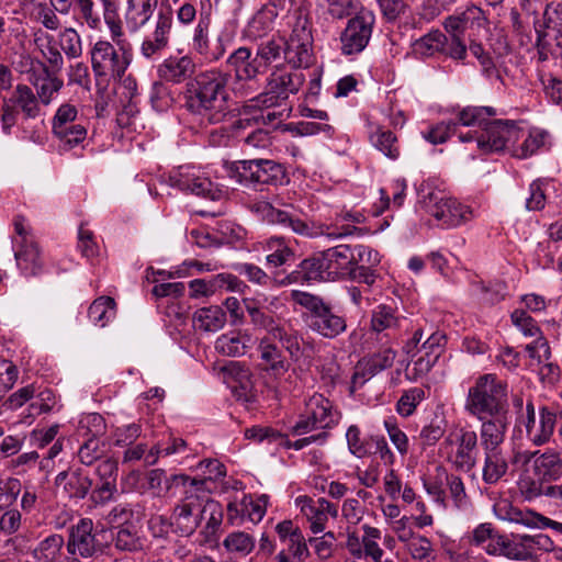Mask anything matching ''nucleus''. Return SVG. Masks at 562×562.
<instances>
[{"label": "nucleus", "instance_id": "f257e3e1", "mask_svg": "<svg viewBox=\"0 0 562 562\" xmlns=\"http://www.w3.org/2000/svg\"><path fill=\"white\" fill-rule=\"evenodd\" d=\"M229 78L231 74L215 68L195 74L183 91L187 110L212 124L222 122L228 112Z\"/></svg>", "mask_w": 562, "mask_h": 562}, {"label": "nucleus", "instance_id": "f03ea898", "mask_svg": "<svg viewBox=\"0 0 562 562\" xmlns=\"http://www.w3.org/2000/svg\"><path fill=\"white\" fill-rule=\"evenodd\" d=\"M109 32L112 42L99 40L90 50L94 76L106 82L121 80L133 58L132 45L124 37L122 22L115 23Z\"/></svg>", "mask_w": 562, "mask_h": 562}, {"label": "nucleus", "instance_id": "7ed1b4c3", "mask_svg": "<svg viewBox=\"0 0 562 562\" xmlns=\"http://www.w3.org/2000/svg\"><path fill=\"white\" fill-rule=\"evenodd\" d=\"M464 411L476 419L508 413L507 383L493 373L480 375L468 390Z\"/></svg>", "mask_w": 562, "mask_h": 562}, {"label": "nucleus", "instance_id": "20e7f679", "mask_svg": "<svg viewBox=\"0 0 562 562\" xmlns=\"http://www.w3.org/2000/svg\"><path fill=\"white\" fill-rule=\"evenodd\" d=\"M289 37L285 43V59L294 68H306L313 63V35L310 10L299 5L286 14Z\"/></svg>", "mask_w": 562, "mask_h": 562}, {"label": "nucleus", "instance_id": "39448f33", "mask_svg": "<svg viewBox=\"0 0 562 562\" xmlns=\"http://www.w3.org/2000/svg\"><path fill=\"white\" fill-rule=\"evenodd\" d=\"M231 179L241 186H283L289 182L284 166L271 159H244L225 165Z\"/></svg>", "mask_w": 562, "mask_h": 562}, {"label": "nucleus", "instance_id": "423d86ee", "mask_svg": "<svg viewBox=\"0 0 562 562\" xmlns=\"http://www.w3.org/2000/svg\"><path fill=\"white\" fill-rule=\"evenodd\" d=\"M295 301L308 311L310 328L319 336L334 339L346 331L347 321L322 297L301 292L295 294Z\"/></svg>", "mask_w": 562, "mask_h": 562}, {"label": "nucleus", "instance_id": "0eeeda50", "mask_svg": "<svg viewBox=\"0 0 562 562\" xmlns=\"http://www.w3.org/2000/svg\"><path fill=\"white\" fill-rule=\"evenodd\" d=\"M516 135V124L514 122L487 119L480 131L460 133L459 139L462 143H474L481 154L502 150L509 153Z\"/></svg>", "mask_w": 562, "mask_h": 562}, {"label": "nucleus", "instance_id": "6e6552de", "mask_svg": "<svg viewBox=\"0 0 562 562\" xmlns=\"http://www.w3.org/2000/svg\"><path fill=\"white\" fill-rule=\"evenodd\" d=\"M250 210L261 216L263 221L270 224H278L284 228H290L292 232L302 236L313 237L316 235H326L330 238H339L361 231L360 228L351 225H342L338 228V232H325L322 227L317 231L294 213L276 209L265 201L254 203L250 206Z\"/></svg>", "mask_w": 562, "mask_h": 562}, {"label": "nucleus", "instance_id": "1a4fd4ad", "mask_svg": "<svg viewBox=\"0 0 562 562\" xmlns=\"http://www.w3.org/2000/svg\"><path fill=\"white\" fill-rule=\"evenodd\" d=\"M440 450L457 471L470 472L477 462V434L467 427H454L445 437Z\"/></svg>", "mask_w": 562, "mask_h": 562}, {"label": "nucleus", "instance_id": "9d476101", "mask_svg": "<svg viewBox=\"0 0 562 562\" xmlns=\"http://www.w3.org/2000/svg\"><path fill=\"white\" fill-rule=\"evenodd\" d=\"M52 133L60 150H71L81 145L88 135L87 122L79 116L78 110L70 103L61 104L53 120Z\"/></svg>", "mask_w": 562, "mask_h": 562}, {"label": "nucleus", "instance_id": "9b49d317", "mask_svg": "<svg viewBox=\"0 0 562 562\" xmlns=\"http://www.w3.org/2000/svg\"><path fill=\"white\" fill-rule=\"evenodd\" d=\"M339 419L340 413L334 408L333 403L315 393L306 401L304 413L292 427V434L301 436L318 429L325 431L335 427Z\"/></svg>", "mask_w": 562, "mask_h": 562}, {"label": "nucleus", "instance_id": "f8f14e48", "mask_svg": "<svg viewBox=\"0 0 562 562\" xmlns=\"http://www.w3.org/2000/svg\"><path fill=\"white\" fill-rule=\"evenodd\" d=\"M422 203L427 213L446 228L457 227L474 217L473 210L441 191H430L423 196Z\"/></svg>", "mask_w": 562, "mask_h": 562}, {"label": "nucleus", "instance_id": "ddd939ff", "mask_svg": "<svg viewBox=\"0 0 562 562\" xmlns=\"http://www.w3.org/2000/svg\"><path fill=\"white\" fill-rule=\"evenodd\" d=\"M40 101L27 85L19 83L9 98H3L0 116L1 128L4 135H10L16 124L20 112L25 119H35L40 115Z\"/></svg>", "mask_w": 562, "mask_h": 562}, {"label": "nucleus", "instance_id": "4468645a", "mask_svg": "<svg viewBox=\"0 0 562 562\" xmlns=\"http://www.w3.org/2000/svg\"><path fill=\"white\" fill-rule=\"evenodd\" d=\"M412 52L422 58L443 55L454 60H463L467 57V45L457 38L449 42L448 36L440 30H431L412 44Z\"/></svg>", "mask_w": 562, "mask_h": 562}, {"label": "nucleus", "instance_id": "2eb2a0df", "mask_svg": "<svg viewBox=\"0 0 562 562\" xmlns=\"http://www.w3.org/2000/svg\"><path fill=\"white\" fill-rule=\"evenodd\" d=\"M375 18L366 10H361L351 18L340 34V50L345 56L361 53L368 46Z\"/></svg>", "mask_w": 562, "mask_h": 562}, {"label": "nucleus", "instance_id": "dca6fc26", "mask_svg": "<svg viewBox=\"0 0 562 562\" xmlns=\"http://www.w3.org/2000/svg\"><path fill=\"white\" fill-rule=\"evenodd\" d=\"M173 25V11L170 5H161L156 14L154 29L144 37L139 52L146 59L161 55L170 44Z\"/></svg>", "mask_w": 562, "mask_h": 562}, {"label": "nucleus", "instance_id": "f3484780", "mask_svg": "<svg viewBox=\"0 0 562 562\" xmlns=\"http://www.w3.org/2000/svg\"><path fill=\"white\" fill-rule=\"evenodd\" d=\"M187 496H183L173 508L170 517L171 525L175 531L181 536H191L201 524V512L204 495L200 492H194L190 487Z\"/></svg>", "mask_w": 562, "mask_h": 562}, {"label": "nucleus", "instance_id": "a211bd4d", "mask_svg": "<svg viewBox=\"0 0 562 562\" xmlns=\"http://www.w3.org/2000/svg\"><path fill=\"white\" fill-rule=\"evenodd\" d=\"M94 533L93 521L89 518L80 519L69 529L68 541L66 543L67 552L71 555L81 558H91L100 551V543Z\"/></svg>", "mask_w": 562, "mask_h": 562}, {"label": "nucleus", "instance_id": "6ab92c4d", "mask_svg": "<svg viewBox=\"0 0 562 562\" xmlns=\"http://www.w3.org/2000/svg\"><path fill=\"white\" fill-rule=\"evenodd\" d=\"M295 504L308 520L310 528L315 535L325 530L328 517L336 518L338 516V507L323 497L313 499L302 495L296 497Z\"/></svg>", "mask_w": 562, "mask_h": 562}, {"label": "nucleus", "instance_id": "aec40b11", "mask_svg": "<svg viewBox=\"0 0 562 562\" xmlns=\"http://www.w3.org/2000/svg\"><path fill=\"white\" fill-rule=\"evenodd\" d=\"M251 127V119H239L232 124V134L240 148L249 153L270 148L273 143L271 132Z\"/></svg>", "mask_w": 562, "mask_h": 562}, {"label": "nucleus", "instance_id": "412c9836", "mask_svg": "<svg viewBox=\"0 0 562 562\" xmlns=\"http://www.w3.org/2000/svg\"><path fill=\"white\" fill-rule=\"evenodd\" d=\"M210 26L211 14L209 12H201L198 24L192 32L190 45L196 55H200L210 61H215L223 57L225 54V47L222 40L218 38L216 47L213 50L210 48Z\"/></svg>", "mask_w": 562, "mask_h": 562}, {"label": "nucleus", "instance_id": "4be33fe9", "mask_svg": "<svg viewBox=\"0 0 562 562\" xmlns=\"http://www.w3.org/2000/svg\"><path fill=\"white\" fill-rule=\"evenodd\" d=\"M480 426V443L483 450L502 449L501 446L505 441L510 417L508 413L493 415L482 419Z\"/></svg>", "mask_w": 562, "mask_h": 562}, {"label": "nucleus", "instance_id": "5701e85b", "mask_svg": "<svg viewBox=\"0 0 562 562\" xmlns=\"http://www.w3.org/2000/svg\"><path fill=\"white\" fill-rule=\"evenodd\" d=\"M526 408L528 415L526 430L529 440L537 446L547 443L555 428V413L550 411L548 407H542L539 413V422L537 423L533 405L528 403Z\"/></svg>", "mask_w": 562, "mask_h": 562}, {"label": "nucleus", "instance_id": "b1692460", "mask_svg": "<svg viewBox=\"0 0 562 562\" xmlns=\"http://www.w3.org/2000/svg\"><path fill=\"white\" fill-rule=\"evenodd\" d=\"M196 70V64L192 56H169L157 67L158 77L171 83H182L190 80Z\"/></svg>", "mask_w": 562, "mask_h": 562}, {"label": "nucleus", "instance_id": "393cba45", "mask_svg": "<svg viewBox=\"0 0 562 562\" xmlns=\"http://www.w3.org/2000/svg\"><path fill=\"white\" fill-rule=\"evenodd\" d=\"M516 139L510 146V155L518 159H527L547 147L549 133L539 128L525 131L516 125Z\"/></svg>", "mask_w": 562, "mask_h": 562}, {"label": "nucleus", "instance_id": "a878e982", "mask_svg": "<svg viewBox=\"0 0 562 562\" xmlns=\"http://www.w3.org/2000/svg\"><path fill=\"white\" fill-rule=\"evenodd\" d=\"M226 64L234 71L238 82H255L256 78L263 74L251 49L246 46L235 49L228 56Z\"/></svg>", "mask_w": 562, "mask_h": 562}, {"label": "nucleus", "instance_id": "bb28decb", "mask_svg": "<svg viewBox=\"0 0 562 562\" xmlns=\"http://www.w3.org/2000/svg\"><path fill=\"white\" fill-rule=\"evenodd\" d=\"M330 280L349 276L355 267L353 249L350 245H338L323 251Z\"/></svg>", "mask_w": 562, "mask_h": 562}, {"label": "nucleus", "instance_id": "cd10ccee", "mask_svg": "<svg viewBox=\"0 0 562 562\" xmlns=\"http://www.w3.org/2000/svg\"><path fill=\"white\" fill-rule=\"evenodd\" d=\"M14 259L20 273L25 278L44 273L45 263L38 243L15 247Z\"/></svg>", "mask_w": 562, "mask_h": 562}, {"label": "nucleus", "instance_id": "c85d7f7f", "mask_svg": "<svg viewBox=\"0 0 562 562\" xmlns=\"http://www.w3.org/2000/svg\"><path fill=\"white\" fill-rule=\"evenodd\" d=\"M488 554L504 555L512 560H531L529 543L526 535H514L513 538L504 536L494 540L490 546Z\"/></svg>", "mask_w": 562, "mask_h": 562}, {"label": "nucleus", "instance_id": "c756f323", "mask_svg": "<svg viewBox=\"0 0 562 562\" xmlns=\"http://www.w3.org/2000/svg\"><path fill=\"white\" fill-rule=\"evenodd\" d=\"M531 473L547 484L562 477V458L558 452L547 450L538 454L533 453Z\"/></svg>", "mask_w": 562, "mask_h": 562}, {"label": "nucleus", "instance_id": "7c9ffc66", "mask_svg": "<svg viewBox=\"0 0 562 562\" xmlns=\"http://www.w3.org/2000/svg\"><path fill=\"white\" fill-rule=\"evenodd\" d=\"M158 0H127L124 20L127 30L136 33L143 29L153 16Z\"/></svg>", "mask_w": 562, "mask_h": 562}, {"label": "nucleus", "instance_id": "2f4dec72", "mask_svg": "<svg viewBox=\"0 0 562 562\" xmlns=\"http://www.w3.org/2000/svg\"><path fill=\"white\" fill-rule=\"evenodd\" d=\"M56 484L63 486L64 491L71 498H85L92 487V480L81 469L57 474Z\"/></svg>", "mask_w": 562, "mask_h": 562}, {"label": "nucleus", "instance_id": "473e14b6", "mask_svg": "<svg viewBox=\"0 0 562 562\" xmlns=\"http://www.w3.org/2000/svg\"><path fill=\"white\" fill-rule=\"evenodd\" d=\"M114 547L120 551L136 552L145 547L146 538L135 524L116 526L112 533Z\"/></svg>", "mask_w": 562, "mask_h": 562}, {"label": "nucleus", "instance_id": "72a5a7b5", "mask_svg": "<svg viewBox=\"0 0 562 562\" xmlns=\"http://www.w3.org/2000/svg\"><path fill=\"white\" fill-rule=\"evenodd\" d=\"M29 82L36 89V97L41 103L48 105L56 93L60 91L64 86L61 79H59L54 72H52L47 66H45L44 74H37L34 77H27Z\"/></svg>", "mask_w": 562, "mask_h": 562}, {"label": "nucleus", "instance_id": "f704fd0d", "mask_svg": "<svg viewBox=\"0 0 562 562\" xmlns=\"http://www.w3.org/2000/svg\"><path fill=\"white\" fill-rule=\"evenodd\" d=\"M173 186L178 187L182 191L209 198L211 200H216L221 193L218 189L214 188L209 178L191 173L180 175L175 179Z\"/></svg>", "mask_w": 562, "mask_h": 562}, {"label": "nucleus", "instance_id": "c9c22d12", "mask_svg": "<svg viewBox=\"0 0 562 562\" xmlns=\"http://www.w3.org/2000/svg\"><path fill=\"white\" fill-rule=\"evenodd\" d=\"M484 464L482 480L488 485H494L506 475L508 471L507 458L502 449L483 450Z\"/></svg>", "mask_w": 562, "mask_h": 562}, {"label": "nucleus", "instance_id": "e433bc0d", "mask_svg": "<svg viewBox=\"0 0 562 562\" xmlns=\"http://www.w3.org/2000/svg\"><path fill=\"white\" fill-rule=\"evenodd\" d=\"M258 350L260 359L266 364V370H270L276 374L288 371L290 364L283 356V351L278 347L272 337L261 338Z\"/></svg>", "mask_w": 562, "mask_h": 562}, {"label": "nucleus", "instance_id": "4c0bfd02", "mask_svg": "<svg viewBox=\"0 0 562 562\" xmlns=\"http://www.w3.org/2000/svg\"><path fill=\"white\" fill-rule=\"evenodd\" d=\"M223 547L231 559H245L255 550L256 538L246 531H232L223 540Z\"/></svg>", "mask_w": 562, "mask_h": 562}, {"label": "nucleus", "instance_id": "58836bf2", "mask_svg": "<svg viewBox=\"0 0 562 562\" xmlns=\"http://www.w3.org/2000/svg\"><path fill=\"white\" fill-rule=\"evenodd\" d=\"M304 77L299 71L292 72H273L268 81V87L273 90L279 99L285 101L289 99L291 94L296 93L300 88L303 86Z\"/></svg>", "mask_w": 562, "mask_h": 562}, {"label": "nucleus", "instance_id": "ea45409f", "mask_svg": "<svg viewBox=\"0 0 562 562\" xmlns=\"http://www.w3.org/2000/svg\"><path fill=\"white\" fill-rule=\"evenodd\" d=\"M251 338L241 331L222 334L215 341V350L227 357H240L250 347Z\"/></svg>", "mask_w": 562, "mask_h": 562}, {"label": "nucleus", "instance_id": "a19ab883", "mask_svg": "<svg viewBox=\"0 0 562 562\" xmlns=\"http://www.w3.org/2000/svg\"><path fill=\"white\" fill-rule=\"evenodd\" d=\"M402 321L395 308L390 305L380 304L371 313V329L376 334L385 331L386 336H391L401 327Z\"/></svg>", "mask_w": 562, "mask_h": 562}, {"label": "nucleus", "instance_id": "79ce46f5", "mask_svg": "<svg viewBox=\"0 0 562 562\" xmlns=\"http://www.w3.org/2000/svg\"><path fill=\"white\" fill-rule=\"evenodd\" d=\"M447 482H449V472L441 465L436 467L434 473L423 480L427 494L442 508H447Z\"/></svg>", "mask_w": 562, "mask_h": 562}, {"label": "nucleus", "instance_id": "37998d69", "mask_svg": "<svg viewBox=\"0 0 562 562\" xmlns=\"http://www.w3.org/2000/svg\"><path fill=\"white\" fill-rule=\"evenodd\" d=\"M64 537L59 533H52L41 540L32 552L35 562H58L63 547Z\"/></svg>", "mask_w": 562, "mask_h": 562}, {"label": "nucleus", "instance_id": "c03bdc74", "mask_svg": "<svg viewBox=\"0 0 562 562\" xmlns=\"http://www.w3.org/2000/svg\"><path fill=\"white\" fill-rule=\"evenodd\" d=\"M91 422L95 427H99V429L95 430V434L87 439L78 450V458L80 462L85 465H91L95 461L100 460L103 453V450L101 448V442L97 438V434L101 431V428L103 426V418L102 416L94 414L91 417Z\"/></svg>", "mask_w": 562, "mask_h": 562}, {"label": "nucleus", "instance_id": "a18cd8bd", "mask_svg": "<svg viewBox=\"0 0 562 562\" xmlns=\"http://www.w3.org/2000/svg\"><path fill=\"white\" fill-rule=\"evenodd\" d=\"M226 323L225 312L220 306L199 308L193 314V324L204 331H217Z\"/></svg>", "mask_w": 562, "mask_h": 562}, {"label": "nucleus", "instance_id": "49530a36", "mask_svg": "<svg viewBox=\"0 0 562 562\" xmlns=\"http://www.w3.org/2000/svg\"><path fill=\"white\" fill-rule=\"evenodd\" d=\"M202 477H193L196 483V491L200 493L211 492L212 485L226 474L225 467L218 460H204L199 463Z\"/></svg>", "mask_w": 562, "mask_h": 562}, {"label": "nucleus", "instance_id": "de8ad7c7", "mask_svg": "<svg viewBox=\"0 0 562 562\" xmlns=\"http://www.w3.org/2000/svg\"><path fill=\"white\" fill-rule=\"evenodd\" d=\"M303 532L292 537L288 541L283 542L285 548L281 550L276 559L278 562H304L310 557V550L307 547Z\"/></svg>", "mask_w": 562, "mask_h": 562}, {"label": "nucleus", "instance_id": "09e8293b", "mask_svg": "<svg viewBox=\"0 0 562 562\" xmlns=\"http://www.w3.org/2000/svg\"><path fill=\"white\" fill-rule=\"evenodd\" d=\"M285 54V43L282 38H268L257 45L255 57L258 60L263 74L269 66Z\"/></svg>", "mask_w": 562, "mask_h": 562}, {"label": "nucleus", "instance_id": "8fccbe9b", "mask_svg": "<svg viewBox=\"0 0 562 562\" xmlns=\"http://www.w3.org/2000/svg\"><path fill=\"white\" fill-rule=\"evenodd\" d=\"M205 521L203 533L206 538L213 537L218 531L223 521V509L218 502L204 496L201 512V522Z\"/></svg>", "mask_w": 562, "mask_h": 562}, {"label": "nucleus", "instance_id": "3c124183", "mask_svg": "<svg viewBox=\"0 0 562 562\" xmlns=\"http://www.w3.org/2000/svg\"><path fill=\"white\" fill-rule=\"evenodd\" d=\"M88 316L94 325L104 327L115 317L114 299L110 296H100L95 299L88 310Z\"/></svg>", "mask_w": 562, "mask_h": 562}, {"label": "nucleus", "instance_id": "603ef678", "mask_svg": "<svg viewBox=\"0 0 562 562\" xmlns=\"http://www.w3.org/2000/svg\"><path fill=\"white\" fill-rule=\"evenodd\" d=\"M370 142L387 158L395 160L400 157V144L396 136L391 131L378 127L375 132L371 133Z\"/></svg>", "mask_w": 562, "mask_h": 562}, {"label": "nucleus", "instance_id": "864d4df0", "mask_svg": "<svg viewBox=\"0 0 562 562\" xmlns=\"http://www.w3.org/2000/svg\"><path fill=\"white\" fill-rule=\"evenodd\" d=\"M274 341H279L281 347L289 353L293 361H299L302 358V347L300 340L302 339L296 330L286 327L284 324L272 336Z\"/></svg>", "mask_w": 562, "mask_h": 562}, {"label": "nucleus", "instance_id": "5fc2aeb1", "mask_svg": "<svg viewBox=\"0 0 562 562\" xmlns=\"http://www.w3.org/2000/svg\"><path fill=\"white\" fill-rule=\"evenodd\" d=\"M495 115L496 110L492 106H467L458 113L454 122L457 126H479L481 128L487 119Z\"/></svg>", "mask_w": 562, "mask_h": 562}, {"label": "nucleus", "instance_id": "6e6d98bb", "mask_svg": "<svg viewBox=\"0 0 562 562\" xmlns=\"http://www.w3.org/2000/svg\"><path fill=\"white\" fill-rule=\"evenodd\" d=\"M362 549H361V559L368 558L370 560H374L376 558L384 557V550L379 544V540L382 537V531L370 525H362Z\"/></svg>", "mask_w": 562, "mask_h": 562}, {"label": "nucleus", "instance_id": "4d7b16f0", "mask_svg": "<svg viewBox=\"0 0 562 562\" xmlns=\"http://www.w3.org/2000/svg\"><path fill=\"white\" fill-rule=\"evenodd\" d=\"M283 2L284 0H274L272 3L265 5L259 12H257L248 25L249 36L257 37L260 35V31L269 30L272 21L278 15L277 5H282Z\"/></svg>", "mask_w": 562, "mask_h": 562}, {"label": "nucleus", "instance_id": "13d9d810", "mask_svg": "<svg viewBox=\"0 0 562 562\" xmlns=\"http://www.w3.org/2000/svg\"><path fill=\"white\" fill-rule=\"evenodd\" d=\"M301 272L303 273V277L308 280H330L327 269V265L324 260L323 251L318 252L317 255L304 259L301 262Z\"/></svg>", "mask_w": 562, "mask_h": 562}, {"label": "nucleus", "instance_id": "bf43d9fd", "mask_svg": "<svg viewBox=\"0 0 562 562\" xmlns=\"http://www.w3.org/2000/svg\"><path fill=\"white\" fill-rule=\"evenodd\" d=\"M519 490L527 499H533L539 496H547L552 499L551 491L554 490V485L547 484L543 480H539L532 474L520 480Z\"/></svg>", "mask_w": 562, "mask_h": 562}, {"label": "nucleus", "instance_id": "052dcab7", "mask_svg": "<svg viewBox=\"0 0 562 562\" xmlns=\"http://www.w3.org/2000/svg\"><path fill=\"white\" fill-rule=\"evenodd\" d=\"M149 101L157 112L167 111L173 104V95L169 86L162 81H155L149 93Z\"/></svg>", "mask_w": 562, "mask_h": 562}, {"label": "nucleus", "instance_id": "680f3d73", "mask_svg": "<svg viewBox=\"0 0 562 562\" xmlns=\"http://www.w3.org/2000/svg\"><path fill=\"white\" fill-rule=\"evenodd\" d=\"M79 13L83 22L91 30H101L103 15L101 5L95 0H77Z\"/></svg>", "mask_w": 562, "mask_h": 562}, {"label": "nucleus", "instance_id": "e2e57ef3", "mask_svg": "<svg viewBox=\"0 0 562 562\" xmlns=\"http://www.w3.org/2000/svg\"><path fill=\"white\" fill-rule=\"evenodd\" d=\"M404 546L412 559L420 562L428 561L434 552L431 541L427 537L418 533L404 542Z\"/></svg>", "mask_w": 562, "mask_h": 562}, {"label": "nucleus", "instance_id": "0e129e2a", "mask_svg": "<svg viewBox=\"0 0 562 562\" xmlns=\"http://www.w3.org/2000/svg\"><path fill=\"white\" fill-rule=\"evenodd\" d=\"M248 313L252 324L263 328L267 331L266 337H272L283 325L279 318H276L269 311L248 306Z\"/></svg>", "mask_w": 562, "mask_h": 562}, {"label": "nucleus", "instance_id": "69168bd1", "mask_svg": "<svg viewBox=\"0 0 562 562\" xmlns=\"http://www.w3.org/2000/svg\"><path fill=\"white\" fill-rule=\"evenodd\" d=\"M22 491L21 481L13 476H0V510L11 507Z\"/></svg>", "mask_w": 562, "mask_h": 562}, {"label": "nucleus", "instance_id": "338daca9", "mask_svg": "<svg viewBox=\"0 0 562 562\" xmlns=\"http://www.w3.org/2000/svg\"><path fill=\"white\" fill-rule=\"evenodd\" d=\"M267 503V495H260L257 498H254L251 495H245L241 499L244 518L251 522H259L266 514Z\"/></svg>", "mask_w": 562, "mask_h": 562}, {"label": "nucleus", "instance_id": "774afa93", "mask_svg": "<svg viewBox=\"0 0 562 562\" xmlns=\"http://www.w3.org/2000/svg\"><path fill=\"white\" fill-rule=\"evenodd\" d=\"M336 540L337 538L335 532L327 531L321 537L310 538L308 544L313 548L317 558L322 561H325L333 557L336 547Z\"/></svg>", "mask_w": 562, "mask_h": 562}]
</instances>
